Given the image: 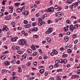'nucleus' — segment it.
I'll list each match as a JSON object with an SVG mask.
<instances>
[{
    "instance_id": "obj_1",
    "label": "nucleus",
    "mask_w": 80,
    "mask_h": 80,
    "mask_svg": "<svg viewBox=\"0 0 80 80\" xmlns=\"http://www.w3.org/2000/svg\"><path fill=\"white\" fill-rule=\"evenodd\" d=\"M53 11H54V8L52 7L49 8L45 10V12H53Z\"/></svg>"
},
{
    "instance_id": "obj_2",
    "label": "nucleus",
    "mask_w": 80,
    "mask_h": 80,
    "mask_svg": "<svg viewBox=\"0 0 80 80\" xmlns=\"http://www.w3.org/2000/svg\"><path fill=\"white\" fill-rule=\"evenodd\" d=\"M20 42H19V45H24L25 44L27 43V41L25 40L24 39H22L20 40Z\"/></svg>"
},
{
    "instance_id": "obj_3",
    "label": "nucleus",
    "mask_w": 80,
    "mask_h": 80,
    "mask_svg": "<svg viewBox=\"0 0 80 80\" xmlns=\"http://www.w3.org/2000/svg\"><path fill=\"white\" fill-rule=\"evenodd\" d=\"M52 28H48V31H46V34H48L49 35L50 33H51L52 32Z\"/></svg>"
},
{
    "instance_id": "obj_4",
    "label": "nucleus",
    "mask_w": 80,
    "mask_h": 80,
    "mask_svg": "<svg viewBox=\"0 0 80 80\" xmlns=\"http://www.w3.org/2000/svg\"><path fill=\"white\" fill-rule=\"evenodd\" d=\"M2 31H4V30H6V32H7L9 30V29L7 27V26H4L3 27V28L2 29Z\"/></svg>"
},
{
    "instance_id": "obj_5",
    "label": "nucleus",
    "mask_w": 80,
    "mask_h": 80,
    "mask_svg": "<svg viewBox=\"0 0 80 80\" xmlns=\"http://www.w3.org/2000/svg\"><path fill=\"white\" fill-rule=\"evenodd\" d=\"M55 15H56L58 17H61V16H62V13L60 12H58L55 14Z\"/></svg>"
},
{
    "instance_id": "obj_6",
    "label": "nucleus",
    "mask_w": 80,
    "mask_h": 80,
    "mask_svg": "<svg viewBox=\"0 0 80 80\" xmlns=\"http://www.w3.org/2000/svg\"><path fill=\"white\" fill-rule=\"evenodd\" d=\"M5 19L6 20H10L11 18L9 16H6L5 17Z\"/></svg>"
},
{
    "instance_id": "obj_7",
    "label": "nucleus",
    "mask_w": 80,
    "mask_h": 80,
    "mask_svg": "<svg viewBox=\"0 0 80 80\" xmlns=\"http://www.w3.org/2000/svg\"><path fill=\"white\" fill-rule=\"evenodd\" d=\"M4 63L5 65H6V66L9 65L10 64V62L7 61H5Z\"/></svg>"
},
{
    "instance_id": "obj_8",
    "label": "nucleus",
    "mask_w": 80,
    "mask_h": 80,
    "mask_svg": "<svg viewBox=\"0 0 80 80\" xmlns=\"http://www.w3.org/2000/svg\"><path fill=\"white\" fill-rule=\"evenodd\" d=\"M24 27L25 28H30V27H31V25L28 24L27 25H25L24 26Z\"/></svg>"
},
{
    "instance_id": "obj_9",
    "label": "nucleus",
    "mask_w": 80,
    "mask_h": 80,
    "mask_svg": "<svg viewBox=\"0 0 80 80\" xmlns=\"http://www.w3.org/2000/svg\"><path fill=\"white\" fill-rule=\"evenodd\" d=\"M31 31L32 32H34V31H35V32H37V31H38V28H34L32 29Z\"/></svg>"
},
{
    "instance_id": "obj_10",
    "label": "nucleus",
    "mask_w": 80,
    "mask_h": 80,
    "mask_svg": "<svg viewBox=\"0 0 80 80\" xmlns=\"http://www.w3.org/2000/svg\"><path fill=\"white\" fill-rule=\"evenodd\" d=\"M22 14L23 15H28V11H26L24 12H22Z\"/></svg>"
},
{
    "instance_id": "obj_11",
    "label": "nucleus",
    "mask_w": 80,
    "mask_h": 80,
    "mask_svg": "<svg viewBox=\"0 0 80 80\" xmlns=\"http://www.w3.org/2000/svg\"><path fill=\"white\" fill-rule=\"evenodd\" d=\"M69 38L68 36H66L64 37V40L65 42H67Z\"/></svg>"
},
{
    "instance_id": "obj_12",
    "label": "nucleus",
    "mask_w": 80,
    "mask_h": 80,
    "mask_svg": "<svg viewBox=\"0 0 80 80\" xmlns=\"http://www.w3.org/2000/svg\"><path fill=\"white\" fill-rule=\"evenodd\" d=\"M44 71H45L43 69H42L39 70V72L40 73H43Z\"/></svg>"
},
{
    "instance_id": "obj_13",
    "label": "nucleus",
    "mask_w": 80,
    "mask_h": 80,
    "mask_svg": "<svg viewBox=\"0 0 80 80\" xmlns=\"http://www.w3.org/2000/svg\"><path fill=\"white\" fill-rule=\"evenodd\" d=\"M73 28L74 29H76L78 27V24H76V25H74Z\"/></svg>"
},
{
    "instance_id": "obj_14",
    "label": "nucleus",
    "mask_w": 80,
    "mask_h": 80,
    "mask_svg": "<svg viewBox=\"0 0 80 80\" xmlns=\"http://www.w3.org/2000/svg\"><path fill=\"white\" fill-rule=\"evenodd\" d=\"M67 51L68 52V53H71L72 52V51L71 50V49H67Z\"/></svg>"
},
{
    "instance_id": "obj_15",
    "label": "nucleus",
    "mask_w": 80,
    "mask_h": 80,
    "mask_svg": "<svg viewBox=\"0 0 80 80\" xmlns=\"http://www.w3.org/2000/svg\"><path fill=\"white\" fill-rule=\"evenodd\" d=\"M67 3H70L71 4L72 3V0H68L67 1Z\"/></svg>"
},
{
    "instance_id": "obj_16",
    "label": "nucleus",
    "mask_w": 80,
    "mask_h": 80,
    "mask_svg": "<svg viewBox=\"0 0 80 80\" xmlns=\"http://www.w3.org/2000/svg\"><path fill=\"white\" fill-rule=\"evenodd\" d=\"M24 7H25V6H23V7L21 8V12H24L25 11V8Z\"/></svg>"
},
{
    "instance_id": "obj_17",
    "label": "nucleus",
    "mask_w": 80,
    "mask_h": 80,
    "mask_svg": "<svg viewBox=\"0 0 80 80\" xmlns=\"http://www.w3.org/2000/svg\"><path fill=\"white\" fill-rule=\"evenodd\" d=\"M31 48L32 50L34 51H35L36 50V48H35V47L34 46H32L31 47Z\"/></svg>"
},
{
    "instance_id": "obj_18",
    "label": "nucleus",
    "mask_w": 80,
    "mask_h": 80,
    "mask_svg": "<svg viewBox=\"0 0 80 80\" xmlns=\"http://www.w3.org/2000/svg\"><path fill=\"white\" fill-rule=\"evenodd\" d=\"M46 40L48 41V42L49 43H50V42H51V39H50V38H46Z\"/></svg>"
},
{
    "instance_id": "obj_19",
    "label": "nucleus",
    "mask_w": 80,
    "mask_h": 80,
    "mask_svg": "<svg viewBox=\"0 0 80 80\" xmlns=\"http://www.w3.org/2000/svg\"><path fill=\"white\" fill-rule=\"evenodd\" d=\"M6 58V56H2L1 57V60H4V59H5Z\"/></svg>"
},
{
    "instance_id": "obj_20",
    "label": "nucleus",
    "mask_w": 80,
    "mask_h": 80,
    "mask_svg": "<svg viewBox=\"0 0 80 80\" xmlns=\"http://www.w3.org/2000/svg\"><path fill=\"white\" fill-rule=\"evenodd\" d=\"M20 5V3L19 2H17L14 3V5H15V6H18Z\"/></svg>"
},
{
    "instance_id": "obj_21",
    "label": "nucleus",
    "mask_w": 80,
    "mask_h": 80,
    "mask_svg": "<svg viewBox=\"0 0 80 80\" xmlns=\"http://www.w3.org/2000/svg\"><path fill=\"white\" fill-rule=\"evenodd\" d=\"M11 41L12 42H16V41H17V39H15V38H12V39H11Z\"/></svg>"
},
{
    "instance_id": "obj_22",
    "label": "nucleus",
    "mask_w": 80,
    "mask_h": 80,
    "mask_svg": "<svg viewBox=\"0 0 80 80\" xmlns=\"http://www.w3.org/2000/svg\"><path fill=\"white\" fill-rule=\"evenodd\" d=\"M18 53H19V54H22V53H23V52L22 51H18Z\"/></svg>"
},
{
    "instance_id": "obj_23",
    "label": "nucleus",
    "mask_w": 80,
    "mask_h": 80,
    "mask_svg": "<svg viewBox=\"0 0 80 80\" xmlns=\"http://www.w3.org/2000/svg\"><path fill=\"white\" fill-rule=\"evenodd\" d=\"M27 51L28 53H32V50H31L30 49H28Z\"/></svg>"
},
{
    "instance_id": "obj_24",
    "label": "nucleus",
    "mask_w": 80,
    "mask_h": 80,
    "mask_svg": "<svg viewBox=\"0 0 80 80\" xmlns=\"http://www.w3.org/2000/svg\"><path fill=\"white\" fill-rule=\"evenodd\" d=\"M64 28L65 30V31H64V32H67L68 31V28L66 27H64Z\"/></svg>"
},
{
    "instance_id": "obj_25",
    "label": "nucleus",
    "mask_w": 80,
    "mask_h": 80,
    "mask_svg": "<svg viewBox=\"0 0 80 80\" xmlns=\"http://www.w3.org/2000/svg\"><path fill=\"white\" fill-rule=\"evenodd\" d=\"M66 23H67L68 24H70V21L68 19L66 20Z\"/></svg>"
},
{
    "instance_id": "obj_26",
    "label": "nucleus",
    "mask_w": 80,
    "mask_h": 80,
    "mask_svg": "<svg viewBox=\"0 0 80 80\" xmlns=\"http://www.w3.org/2000/svg\"><path fill=\"white\" fill-rule=\"evenodd\" d=\"M63 62L65 64L67 63V60L66 59H64L63 61Z\"/></svg>"
},
{
    "instance_id": "obj_27",
    "label": "nucleus",
    "mask_w": 80,
    "mask_h": 80,
    "mask_svg": "<svg viewBox=\"0 0 80 80\" xmlns=\"http://www.w3.org/2000/svg\"><path fill=\"white\" fill-rule=\"evenodd\" d=\"M17 10L18 12L19 13H20V12H21V9H20V8H18L17 9Z\"/></svg>"
},
{
    "instance_id": "obj_28",
    "label": "nucleus",
    "mask_w": 80,
    "mask_h": 80,
    "mask_svg": "<svg viewBox=\"0 0 80 80\" xmlns=\"http://www.w3.org/2000/svg\"><path fill=\"white\" fill-rule=\"evenodd\" d=\"M15 77L10 78V80H15Z\"/></svg>"
},
{
    "instance_id": "obj_29",
    "label": "nucleus",
    "mask_w": 80,
    "mask_h": 80,
    "mask_svg": "<svg viewBox=\"0 0 80 80\" xmlns=\"http://www.w3.org/2000/svg\"><path fill=\"white\" fill-rule=\"evenodd\" d=\"M60 76H57L56 77L58 79V80H61V78H60Z\"/></svg>"
},
{
    "instance_id": "obj_30",
    "label": "nucleus",
    "mask_w": 80,
    "mask_h": 80,
    "mask_svg": "<svg viewBox=\"0 0 80 80\" xmlns=\"http://www.w3.org/2000/svg\"><path fill=\"white\" fill-rule=\"evenodd\" d=\"M33 38H38V36L37 35H34L33 36Z\"/></svg>"
},
{
    "instance_id": "obj_31",
    "label": "nucleus",
    "mask_w": 80,
    "mask_h": 80,
    "mask_svg": "<svg viewBox=\"0 0 80 80\" xmlns=\"http://www.w3.org/2000/svg\"><path fill=\"white\" fill-rule=\"evenodd\" d=\"M53 51L54 52V53H55V54H56V55L58 54V52H57V51L55 50H53Z\"/></svg>"
},
{
    "instance_id": "obj_32",
    "label": "nucleus",
    "mask_w": 80,
    "mask_h": 80,
    "mask_svg": "<svg viewBox=\"0 0 80 80\" xmlns=\"http://www.w3.org/2000/svg\"><path fill=\"white\" fill-rule=\"evenodd\" d=\"M38 22H41V23H42V22H42V20L41 19V18H39L38 19Z\"/></svg>"
},
{
    "instance_id": "obj_33",
    "label": "nucleus",
    "mask_w": 80,
    "mask_h": 80,
    "mask_svg": "<svg viewBox=\"0 0 80 80\" xmlns=\"http://www.w3.org/2000/svg\"><path fill=\"white\" fill-rule=\"evenodd\" d=\"M24 24H27L28 23V21L26 20H24Z\"/></svg>"
},
{
    "instance_id": "obj_34",
    "label": "nucleus",
    "mask_w": 80,
    "mask_h": 80,
    "mask_svg": "<svg viewBox=\"0 0 80 80\" xmlns=\"http://www.w3.org/2000/svg\"><path fill=\"white\" fill-rule=\"evenodd\" d=\"M59 62V61L58 60H56L55 61V64H58V62Z\"/></svg>"
},
{
    "instance_id": "obj_35",
    "label": "nucleus",
    "mask_w": 80,
    "mask_h": 80,
    "mask_svg": "<svg viewBox=\"0 0 80 80\" xmlns=\"http://www.w3.org/2000/svg\"><path fill=\"white\" fill-rule=\"evenodd\" d=\"M37 54V52H35L33 53V55L34 57H35V56H36V55Z\"/></svg>"
},
{
    "instance_id": "obj_36",
    "label": "nucleus",
    "mask_w": 80,
    "mask_h": 80,
    "mask_svg": "<svg viewBox=\"0 0 80 80\" xmlns=\"http://www.w3.org/2000/svg\"><path fill=\"white\" fill-rule=\"evenodd\" d=\"M58 8V5H56L54 6V8H55V9H57Z\"/></svg>"
},
{
    "instance_id": "obj_37",
    "label": "nucleus",
    "mask_w": 80,
    "mask_h": 80,
    "mask_svg": "<svg viewBox=\"0 0 80 80\" xmlns=\"http://www.w3.org/2000/svg\"><path fill=\"white\" fill-rule=\"evenodd\" d=\"M42 24H43V22H39L38 23V25L39 26H41V25H42Z\"/></svg>"
},
{
    "instance_id": "obj_38",
    "label": "nucleus",
    "mask_w": 80,
    "mask_h": 80,
    "mask_svg": "<svg viewBox=\"0 0 80 80\" xmlns=\"http://www.w3.org/2000/svg\"><path fill=\"white\" fill-rule=\"evenodd\" d=\"M49 4L50 5H52L53 4V1H50L49 2Z\"/></svg>"
},
{
    "instance_id": "obj_39",
    "label": "nucleus",
    "mask_w": 80,
    "mask_h": 80,
    "mask_svg": "<svg viewBox=\"0 0 80 80\" xmlns=\"http://www.w3.org/2000/svg\"><path fill=\"white\" fill-rule=\"evenodd\" d=\"M33 64L35 66H36V65H37V62H34Z\"/></svg>"
},
{
    "instance_id": "obj_40",
    "label": "nucleus",
    "mask_w": 80,
    "mask_h": 80,
    "mask_svg": "<svg viewBox=\"0 0 80 80\" xmlns=\"http://www.w3.org/2000/svg\"><path fill=\"white\" fill-rule=\"evenodd\" d=\"M63 60H62V59H60L59 60V62L60 63H63Z\"/></svg>"
},
{
    "instance_id": "obj_41",
    "label": "nucleus",
    "mask_w": 80,
    "mask_h": 80,
    "mask_svg": "<svg viewBox=\"0 0 80 80\" xmlns=\"http://www.w3.org/2000/svg\"><path fill=\"white\" fill-rule=\"evenodd\" d=\"M73 27H74L73 26V25H70L69 28H73Z\"/></svg>"
},
{
    "instance_id": "obj_42",
    "label": "nucleus",
    "mask_w": 80,
    "mask_h": 80,
    "mask_svg": "<svg viewBox=\"0 0 80 80\" xmlns=\"http://www.w3.org/2000/svg\"><path fill=\"white\" fill-rule=\"evenodd\" d=\"M76 34H73L72 35V38H76Z\"/></svg>"
},
{
    "instance_id": "obj_43",
    "label": "nucleus",
    "mask_w": 80,
    "mask_h": 80,
    "mask_svg": "<svg viewBox=\"0 0 80 80\" xmlns=\"http://www.w3.org/2000/svg\"><path fill=\"white\" fill-rule=\"evenodd\" d=\"M58 64H55L54 65V67H55V68H57V67H58Z\"/></svg>"
},
{
    "instance_id": "obj_44",
    "label": "nucleus",
    "mask_w": 80,
    "mask_h": 80,
    "mask_svg": "<svg viewBox=\"0 0 80 80\" xmlns=\"http://www.w3.org/2000/svg\"><path fill=\"white\" fill-rule=\"evenodd\" d=\"M67 56V55L64 54H63V55H62V57H66Z\"/></svg>"
},
{
    "instance_id": "obj_45",
    "label": "nucleus",
    "mask_w": 80,
    "mask_h": 80,
    "mask_svg": "<svg viewBox=\"0 0 80 80\" xmlns=\"http://www.w3.org/2000/svg\"><path fill=\"white\" fill-rule=\"evenodd\" d=\"M78 42V39H77L76 41H75L74 42V43L75 44H76L77 43V42Z\"/></svg>"
},
{
    "instance_id": "obj_46",
    "label": "nucleus",
    "mask_w": 80,
    "mask_h": 80,
    "mask_svg": "<svg viewBox=\"0 0 80 80\" xmlns=\"http://www.w3.org/2000/svg\"><path fill=\"white\" fill-rule=\"evenodd\" d=\"M22 58H26V56L25 55H23L22 56Z\"/></svg>"
},
{
    "instance_id": "obj_47",
    "label": "nucleus",
    "mask_w": 80,
    "mask_h": 80,
    "mask_svg": "<svg viewBox=\"0 0 80 80\" xmlns=\"http://www.w3.org/2000/svg\"><path fill=\"white\" fill-rule=\"evenodd\" d=\"M16 73H15V72H12V76H15V75Z\"/></svg>"
},
{
    "instance_id": "obj_48",
    "label": "nucleus",
    "mask_w": 80,
    "mask_h": 80,
    "mask_svg": "<svg viewBox=\"0 0 80 80\" xmlns=\"http://www.w3.org/2000/svg\"><path fill=\"white\" fill-rule=\"evenodd\" d=\"M16 48L17 50H19V49H20V47H19L18 46H16Z\"/></svg>"
},
{
    "instance_id": "obj_49",
    "label": "nucleus",
    "mask_w": 80,
    "mask_h": 80,
    "mask_svg": "<svg viewBox=\"0 0 80 80\" xmlns=\"http://www.w3.org/2000/svg\"><path fill=\"white\" fill-rule=\"evenodd\" d=\"M53 66L52 65H51L49 67V68H50V69H52V68H53Z\"/></svg>"
},
{
    "instance_id": "obj_50",
    "label": "nucleus",
    "mask_w": 80,
    "mask_h": 80,
    "mask_svg": "<svg viewBox=\"0 0 80 80\" xmlns=\"http://www.w3.org/2000/svg\"><path fill=\"white\" fill-rule=\"evenodd\" d=\"M59 37H63V35L61 34H60L59 35Z\"/></svg>"
},
{
    "instance_id": "obj_51",
    "label": "nucleus",
    "mask_w": 80,
    "mask_h": 80,
    "mask_svg": "<svg viewBox=\"0 0 80 80\" xmlns=\"http://www.w3.org/2000/svg\"><path fill=\"white\" fill-rule=\"evenodd\" d=\"M69 7L70 8H71V9H72V8H73V7L72 6V5H70L69 6Z\"/></svg>"
},
{
    "instance_id": "obj_52",
    "label": "nucleus",
    "mask_w": 80,
    "mask_h": 80,
    "mask_svg": "<svg viewBox=\"0 0 80 80\" xmlns=\"http://www.w3.org/2000/svg\"><path fill=\"white\" fill-rule=\"evenodd\" d=\"M18 30H22V28H21L20 27H18Z\"/></svg>"
},
{
    "instance_id": "obj_53",
    "label": "nucleus",
    "mask_w": 80,
    "mask_h": 80,
    "mask_svg": "<svg viewBox=\"0 0 80 80\" xmlns=\"http://www.w3.org/2000/svg\"><path fill=\"white\" fill-rule=\"evenodd\" d=\"M35 78L34 77L31 78L30 79H28V80H33V79Z\"/></svg>"
},
{
    "instance_id": "obj_54",
    "label": "nucleus",
    "mask_w": 80,
    "mask_h": 80,
    "mask_svg": "<svg viewBox=\"0 0 80 80\" xmlns=\"http://www.w3.org/2000/svg\"><path fill=\"white\" fill-rule=\"evenodd\" d=\"M8 12H5L4 13V15H8Z\"/></svg>"
},
{
    "instance_id": "obj_55",
    "label": "nucleus",
    "mask_w": 80,
    "mask_h": 80,
    "mask_svg": "<svg viewBox=\"0 0 80 80\" xmlns=\"http://www.w3.org/2000/svg\"><path fill=\"white\" fill-rule=\"evenodd\" d=\"M12 63H16V60H13L12 61Z\"/></svg>"
},
{
    "instance_id": "obj_56",
    "label": "nucleus",
    "mask_w": 80,
    "mask_h": 80,
    "mask_svg": "<svg viewBox=\"0 0 80 80\" xmlns=\"http://www.w3.org/2000/svg\"><path fill=\"white\" fill-rule=\"evenodd\" d=\"M48 72H45V76H47V75H48Z\"/></svg>"
},
{
    "instance_id": "obj_57",
    "label": "nucleus",
    "mask_w": 80,
    "mask_h": 80,
    "mask_svg": "<svg viewBox=\"0 0 80 80\" xmlns=\"http://www.w3.org/2000/svg\"><path fill=\"white\" fill-rule=\"evenodd\" d=\"M70 32H67V35H70Z\"/></svg>"
},
{
    "instance_id": "obj_58",
    "label": "nucleus",
    "mask_w": 80,
    "mask_h": 80,
    "mask_svg": "<svg viewBox=\"0 0 80 80\" xmlns=\"http://www.w3.org/2000/svg\"><path fill=\"white\" fill-rule=\"evenodd\" d=\"M32 26H33V27H35V23L33 22V23H32Z\"/></svg>"
},
{
    "instance_id": "obj_59",
    "label": "nucleus",
    "mask_w": 80,
    "mask_h": 80,
    "mask_svg": "<svg viewBox=\"0 0 80 80\" xmlns=\"http://www.w3.org/2000/svg\"><path fill=\"white\" fill-rule=\"evenodd\" d=\"M38 51L40 52V53H42V51L41 50V49H39Z\"/></svg>"
},
{
    "instance_id": "obj_60",
    "label": "nucleus",
    "mask_w": 80,
    "mask_h": 80,
    "mask_svg": "<svg viewBox=\"0 0 80 80\" xmlns=\"http://www.w3.org/2000/svg\"><path fill=\"white\" fill-rule=\"evenodd\" d=\"M71 78H76L75 75L72 76V77H71Z\"/></svg>"
},
{
    "instance_id": "obj_61",
    "label": "nucleus",
    "mask_w": 80,
    "mask_h": 80,
    "mask_svg": "<svg viewBox=\"0 0 80 80\" xmlns=\"http://www.w3.org/2000/svg\"><path fill=\"white\" fill-rule=\"evenodd\" d=\"M51 55H52V56H53V55H54V53H53V52H52L51 53Z\"/></svg>"
},
{
    "instance_id": "obj_62",
    "label": "nucleus",
    "mask_w": 80,
    "mask_h": 80,
    "mask_svg": "<svg viewBox=\"0 0 80 80\" xmlns=\"http://www.w3.org/2000/svg\"><path fill=\"white\" fill-rule=\"evenodd\" d=\"M59 20V19H56V23H57L58 22V21Z\"/></svg>"
},
{
    "instance_id": "obj_63",
    "label": "nucleus",
    "mask_w": 80,
    "mask_h": 80,
    "mask_svg": "<svg viewBox=\"0 0 80 80\" xmlns=\"http://www.w3.org/2000/svg\"><path fill=\"white\" fill-rule=\"evenodd\" d=\"M77 72L78 74H79V73H80V70H78L77 71Z\"/></svg>"
},
{
    "instance_id": "obj_64",
    "label": "nucleus",
    "mask_w": 80,
    "mask_h": 80,
    "mask_svg": "<svg viewBox=\"0 0 80 80\" xmlns=\"http://www.w3.org/2000/svg\"><path fill=\"white\" fill-rule=\"evenodd\" d=\"M50 80H54V78H50Z\"/></svg>"
}]
</instances>
